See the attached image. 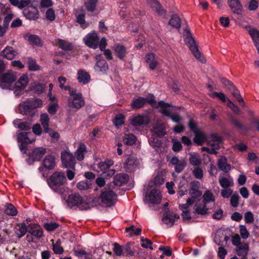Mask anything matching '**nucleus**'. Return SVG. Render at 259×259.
<instances>
[{"label":"nucleus","instance_id":"obj_47","mask_svg":"<svg viewBox=\"0 0 259 259\" xmlns=\"http://www.w3.org/2000/svg\"><path fill=\"white\" fill-rule=\"evenodd\" d=\"M74 253L79 259H91V254L90 253L87 252L82 250H74Z\"/></svg>","mask_w":259,"mask_h":259},{"label":"nucleus","instance_id":"obj_55","mask_svg":"<svg viewBox=\"0 0 259 259\" xmlns=\"http://www.w3.org/2000/svg\"><path fill=\"white\" fill-rule=\"evenodd\" d=\"M58 108V104L57 102H54V103H51L49 104L48 111V112L51 114V115H55L57 111Z\"/></svg>","mask_w":259,"mask_h":259},{"label":"nucleus","instance_id":"obj_21","mask_svg":"<svg viewBox=\"0 0 259 259\" xmlns=\"http://www.w3.org/2000/svg\"><path fill=\"white\" fill-rule=\"evenodd\" d=\"M246 28H249L248 32L252 39L257 52H259V30L255 28H251L250 26H246Z\"/></svg>","mask_w":259,"mask_h":259},{"label":"nucleus","instance_id":"obj_29","mask_svg":"<svg viewBox=\"0 0 259 259\" xmlns=\"http://www.w3.org/2000/svg\"><path fill=\"white\" fill-rule=\"evenodd\" d=\"M46 153V149L43 147L35 148L31 153L30 157L33 160L39 161Z\"/></svg>","mask_w":259,"mask_h":259},{"label":"nucleus","instance_id":"obj_20","mask_svg":"<svg viewBox=\"0 0 259 259\" xmlns=\"http://www.w3.org/2000/svg\"><path fill=\"white\" fill-rule=\"evenodd\" d=\"M228 3L232 12L237 15H241L242 6L239 0H228Z\"/></svg>","mask_w":259,"mask_h":259},{"label":"nucleus","instance_id":"obj_49","mask_svg":"<svg viewBox=\"0 0 259 259\" xmlns=\"http://www.w3.org/2000/svg\"><path fill=\"white\" fill-rule=\"evenodd\" d=\"M123 143L127 145H133L136 141V137L133 134H126L123 138Z\"/></svg>","mask_w":259,"mask_h":259},{"label":"nucleus","instance_id":"obj_2","mask_svg":"<svg viewBox=\"0 0 259 259\" xmlns=\"http://www.w3.org/2000/svg\"><path fill=\"white\" fill-rule=\"evenodd\" d=\"M185 41L188 47L189 48L192 53L195 57L202 63L206 62L205 58L201 55L198 50V46L190 32V28L187 26L185 29Z\"/></svg>","mask_w":259,"mask_h":259},{"label":"nucleus","instance_id":"obj_42","mask_svg":"<svg viewBox=\"0 0 259 259\" xmlns=\"http://www.w3.org/2000/svg\"><path fill=\"white\" fill-rule=\"evenodd\" d=\"M194 142L198 145H201L206 139L205 135L201 132H197L195 133Z\"/></svg>","mask_w":259,"mask_h":259},{"label":"nucleus","instance_id":"obj_31","mask_svg":"<svg viewBox=\"0 0 259 259\" xmlns=\"http://www.w3.org/2000/svg\"><path fill=\"white\" fill-rule=\"evenodd\" d=\"M146 62L149 68L152 70H154L158 65V62L155 58V55L153 53H149L146 56Z\"/></svg>","mask_w":259,"mask_h":259},{"label":"nucleus","instance_id":"obj_15","mask_svg":"<svg viewBox=\"0 0 259 259\" xmlns=\"http://www.w3.org/2000/svg\"><path fill=\"white\" fill-rule=\"evenodd\" d=\"M150 119L146 115H139L131 119L130 123L134 126H140L149 123Z\"/></svg>","mask_w":259,"mask_h":259},{"label":"nucleus","instance_id":"obj_7","mask_svg":"<svg viewBox=\"0 0 259 259\" xmlns=\"http://www.w3.org/2000/svg\"><path fill=\"white\" fill-rule=\"evenodd\" d=\"M28 83V76L26 74H23L16 81L14 86L12 88V90L14 91V94L16 96L20 95V92L23 90Z\"/></svg>","mask_w":259,"mask_h":259},{"label":"nucleus","instance_id":"obj_40","mask_svg":"<svg viewBox=\"0 0 259 259\" xmlns=\"http://www.w3.org/2000/svg\"><path fill=\"white\" fill-rule=\"evenodd\" d=\"M171 26L179 29L181 26V22L177 15H173L168 22Z\"/></svg>","mask_w":259,"mask_h":259},{"label":"nucleus","instance_id":"obj_46","mask_svg":"<svg viewBox=\"0 0 259 259\" xmlns=\"http://www.w3.org/2000/svg\"><path fill=\"white\" fill-rule=\"evenodd\" d=\"M215 198L213 194L209 190H206L203 195V201L206 204L210 202H214Z\"/></svg>","mask_w":259,"mask_h":259},{"label":"nucleus","instance_id":"obj_16","mask_svg":"<svg viewBox=\"0 0 259 259\" xmlns=\"http://www.w3.org/2000/svg\"><path fill=\"white\" fill-rule=\"evenodd\" d=\"M24 16L28 19L36 20L39 17L38 10L34 7L30 6L23 11Z\"/></svg>","mask_w":259,"mask_h":259},{"label":"nucleus","instance_id":"obj_3","mask_svg":"<svg viewBox=\"0 0 259 259\" xmlns=\"http://www.w3.org/2000/svg\"><path fill=\"white\" fill-rule=\"evenodd\" d=\"M66 202L67 205L70 208L77 206L79 207L81 210H86L90 208V205L85 202H83L82 198L78 193L69 195L68 196Z\"/></svg>","mask_w":259,"mask_h":259},{"label":"nucleus","instance_id":"obj_32","mask_svg":"<svg viewBox=\"0 0 259 259\" xmlns=\"http://www.w3.org/2000/svg\"><path fill=\"white\" fill-rule=\"evenodd\" d=\"M77 75V79L79 82L83 84H87L91 79L90 74L87 72L82 70H80L78 71Z\"/></svg>","mask_w":259,"mask_h":259},{"label":"nucleus","instance_id":"obj_62","mask_svg":"<svg viewBox=\"0 0 259 259\" xmlns=\"http://www.w3.org/2000/svg\"><path fill=\"white\" fill-rule=\"evenodd\" d=\"M194 177L198 179H201L203 176V171L201 168L197 167L193 170Z\"/></svg>","mask_w":259,"mask_h":259},{"label":"nucleus","instance_id":"obj_37","mask_svg":"<svg viewBox=\"0 0 259 259\" xmlns=\"http://www.w3.org/2000/svg\"><path fill=\"white\" fill-rule=\"evenodd\" d=\"M158 105L159 106L161 107L160 110L161 113L164 116L170 118L172 113L170 112L169 110L166 109V108L170 107L171 105L167 103L164 102L163 101H160L158 102Z\"/></svg>","mask_w":259,"mask_h":259},{"label":"nucleus","instance_id":"obj_57","mask_svg":"<svg viewBox=\"0 0 259 259\" xmlns=\"http://www.w3.org/2000/svg\"><path fill=\"white\" fill-rule=\"evenodd\" d=\"M30 133L22 132L20 133L18 136V141H28V143H32L33 140H30L28 139V135L30 134Z\"/></svg>","mask_w":259,"mask_h":259},{"label":"nucleus","instance_id":"obj_9","mask_svg":"<svg viewBox=\"0 0 259 259\" xmlns=\"http://www.w3.org/2000/svg\"><path fill=\"white\" fill-rule=\"evenodd\" d=\"M146 103H148L149 104L156 103L154 97L153 96L150 98H146L138 97V98L133 100L131 105L134 109H139L143 107Z\"/></svg>","mask_w":259,"mask_h":259},{"label":"nucleus","instance_id":"obj_26","mask_svg":"<svg viewBox=\"0 0 259 259\" xmlns=\"http://www.w3.org/2000/svg\"><path fill=\"white\" fill-rule=\"evenodd\" d=\"M162 221L163 223L168 227H172L175 222V220L174 219L173 212L169 210L166 211L163 214Z\"/></svg>","mask_w":259,"mask_h":259},{"label":"nucleus","instance_id":"obj_10","mask_svg":"<svg viewBox=\"0 0 259 259\" xmlns=\"http://www.w3.org/2000/svg\"><path fill=\"white\" fill-rule=\"evenodd\" d=\"M87 46L90 48L96 49L99 46V38L96 32L88 34L84 38Z\"/></svg>","mask_w":259,"mask_h":259},{"label":"nucleus","instance_id":"obj_61","mask_svg":"<svg viewBox=\"0 0 259 259\" xmlns=\"http://www.w3.org/2000/svg\"><path fill=\"white\" fill-rule=\"evenodd\" d=\"M240 234L243 239H247L249 235V233L247 231L246 227L244 225H240Z\"/></svg>","mask_w":259,"mask_h":259},{"label":"nucleus","instance_id":"obj_38","mask_svg":"<svg viewBox=\"0 0 259 259\" xmlns=\"http://www.w3.org/2000/svg\"><path fill=\"white\" fill-rule=\"evenodd\" d=\"M99 0H87L84 3V6L88 11L94 12L97 7V5Z\"/></svg>","mask_w":259,"mask_h":259},{"label":"nucleus","instance_id":"obj_41","mask_svg":"<svg viewBox=\"0 0 259 259\" xmlns=\"http://www.w3.org/2000/svg\"><path fill=\"white\" fill-rule=\"evenodd\" d=\"M212 98H219L222 102L225 103H229V101H231L222 92H213L209 95Z\"/></svg>","mask_w":259,"mask_h":259},{"label":"nucleus","instance_id":"obj_12","mask_svg":"<svg viewBox=\"0 0 259 259\" xmlns=\"http://www.w3.org/2000/svg\"><path fill=\"white\" fill-rule=\"evenodd\" d=\"M165 124L157 120L151 129V132L153 136H155L157 137H162L165 134Z\"/></svg>","mask_w":259,"mask_h":259},{"label":"nucleus","instance_id":"obj_11","mask_svg":"<svg viewBox=\"0 0 259 259\" xmlns=\"http://www.w3.org/2000/svg\"><path fill=\"white\" fill-rule=\"evenodd\" d=\"M101 55L96 56V63L94 69L97 72L105 73L108 70V64L105 60L101 59Z\"/></svg>","mask_w":259,"mask_h":259},{"label":"nucleus","instance_id":"obj_44","mask_svg":"<svg viewBox=\"0 0 259 259\" xmlns=\"http://www.w3.org/2000/svg\"><path fill=\"white\" fill-rule=\"evenodd\" d=\"M230 92L232 96L241 104L242 106H245V103L243 99L240 95V91L236 88V87H235Z\"/></svg>","mask_w":259,"mask_h":259},{"label":"nucleus","instance_id":"obj_17","mask_svg":"<svg viewBox=\"0 0 259 259\" xmlns=\"http://www.w3.org/2000/svg\"><path fill=\"white\" fill-rule=\"evenodd\" d=\"M148 5L153 10L155 11L158 15L164 16L166 14V11L161 6L157 0H146Z\"/></svg>","mask_w":259,"mask_h":259},{"label":"nucleus","instance_id":"obj_1","mask_svg":"<svg viewBox=\"0 0 259 259\" xmlns=\"http://www.w3.org/2000/svg\"><path fill=\"white\" fill-rule=\"evenodd\" d=\"M67 183L66 176L63 172L55 171L52 174L48 180L49 187L55 192L60 195L63 194L65 189L63 186Z\"/></svg>","mask_w":259,"mask_h":259},{"label":"nucleus","instance_id":"obj_45","mask_svg":"<svg viewBox=\"0 0 259 259\" xmlns=\"http://www.w3.org/2000/svg\"><path fill=\"white\" fill-rule=\"evenodd\" d=\"M58 46L60 48L65 51H70L73 49L72 45L64 40L59 39Z\"/></svg>","mask_w":259,"mask_h":259},{"label":"nucleus","instance_id":"obj_27","mask_svg":"<svg viewBox=\"0 0 259 259\" xmlns=\"http://www.w3.org/2000/svg\"><path fill=\"white\" fill-rule=\"evenodd\" d=\"M37 106L33 105L31 104V101L24 103L23 104H20L19 106V110L20 113L22 114L27 115L29 114L31 111Z\"/></svg>","mask_w":259,"mask_h":259},{"label":"nucleus","instance_id":"obj_59","mask_svg":"<svg viewBox=\"0 0 259 259\" xmlns=\"http://www.w3.org/2000/svg\"><path fill=\"white\" fill-rule=\"evenodd\" d=\"M18 230L20 233L17 234V236L18 238H21L28 231V227L27 228L26 225L24 223H23L20 225Z\"/></svg>","mask_w":259,"mask_h":259},{"label":"nucleus","instance_id":"obj_54","mask_svg":"<svg viewBox=\"0 0 259 259\" xmlns=\"http://www.w3.org/2000/svg\"><path fill=\"white\" fill-rule=\"evenodd\" d=\"M53 250L56 254H62L64 252V249L61 246V241L58 240L55 244L53 245Z\"/></svg>","mask_w":259,"mask_h":259},{"label":"nucleus","instance_id":"obj_23","mask_svg":"<svg viewBox=\"0 0 259 259\" xmlns=\"http://www.w3.org/2000/svg\"><path fill=\"white\" fill-rule=\"evenodd\" d=\"M148 197L149 201L151 203L158 204L161 202V196L158 190L153 189L151 190L148 195Z\"/></svg>","mask_w":259,"mask_h":259},{"label":"nucleus","instance_id":"obj_25","mask_svg":"<svg viewBox=\"0 0 259 259\" xmlns=\"http://www.w3.org/2000/svg\"><path fill=\"white\" fill-rule=\"evenodd\" d=\"M249 251V245L244 242L240 244L236 248V253L238 256L242 257H246V255Z\"/></svg>","mask_w":259,"mask_h":259},{"label":"nucleus","instance_id":"obj_56","mask_svg":"<svg viewBox=\"0 0 259 259\" xmlns=\"http://www.w3.org/2000/svg\"><path fill=\"white\" fill-rule=\"evenodd\" d=\"M113 251L116 255L121 256L123 255V247L117 243L115 242L113 244Z\"/></svg>","mask_w":259,"mask_h":259},{"label":"nucleus","instance_id":"obj_22","mask_svg":"<svg viewBox=\"0 0 259 259\" xmlns=\"http://www.w3.org/2000/svg\"><path fill=\"white\" fill-rule=\"evenodd\" d=\"M128 181L129 176L128 175L121 173L114 176L113 182L115 186L120 187L127 183Z\"/></svg>","mask_w":259,"mask_h":259},{"label":"nucleus","instance_id":"obj_28","mask_svg":"<svg viewBox=\"0 0 259 259\" xmlns=\"http://www.w3.org/2000/svg\"><path fill=\"white\" fill-rule=\"evenodd\" d=\"M114 51L116 57L122 60L125 58L127 53L126 48L119 44L114 47Z\"/></svg>","mask_w":259,"mask_h":259},{"label":"nucleus","instance_id":"obj_63","mask_svg":"<svg viewBox=\"0 0 259 259\" xmlns=\"http://www.w3.org/2000/svg\"><path fill=\"white\" fill-rule=\"evenodd\" d=\"M46 230L49 231H52L59 227V225L56 223H45L44 225Z\"/></svg>","mask_w":259,"mask_h":259},{"label":"nucleus","instance_id":"obj_30","mask_svg":"<svg viewBox=\"0 0 259 259\" xmlns=\"http://www.w3.org/2000/svg\"><path fill=\"white\" fill-rule=\"evenodd\" d=\"M219 182L221 186L224 189L228 188L234 185V182L232 178H227L222 175H220L219 177Z\"/></svg>","mask_w":259,"mask_h":259},{"label":"nucleus","instance_id":"obj_53","mask_svg":"<svg viewBox=\"0 0 259 259\" xmlns=\"http://www.w3.org/2000/svg\"><path fill=\"white\" fill-rule=\"evenodd\" d=\"M76 20L77 23L83 29L86 28L89 26V24L85 20V16L83 14L78 15L76 17Z\"/></svg>","mask_w":259,"mask_h":259},{"label":"nucleus","instance_id":"obj_60","mask_svg":"<svg viewBox=\"0 0 259 259\" xmlns=\"http://www.w3.org/2000/svg\"><path fill=\"white\" fill-rule=\"evenodd\" d=\"M141 240L143 242L141 244V246L145 248H149L151 250L153 249V247L151 246L152 244V242L150 240L147 238H144L143 237H142L141 238Z\"/></svg>","mask_w":259,"mask_h":259},{"label":"nucleus","instance_id":"obj_52","mask_svg":"<svg viewBox=\"0 0 259 259\" xmlns=\"http://www.w3.org/2000/svg\"><path fill=\"white\" fill-rule=\"evenodd\" d=\"M191 156L189 158L190 163L195 166L199 165L201 162L200 156L197 154H190Z\"/></svg>","mask_w":259,"mask_h":259},{"label":"nucleus","instance_id":"obj_43","mask_svg":"<svg viewBox=\"0 0 259 259\" xmlns=\"http://www.w3.org/2000/svg\"><path fill=\"white\" fill-rule=\"evenodd\" d=\"M4 212L7 215L12 217L16 216L17 214V210L16 208L11 203L7 204L6 209Z\"/></svg>","mask_w":259,"mask_h":259},{"label":"nucleus","instance_id":"obj_13","mask_svg":"<svg viewBox=\"0 0 259 259\" xmlns=\"http://www.w3.org/2000/svg\"><path fill=\"white\" fill-rule=\"evenodd\" d=\"M200 183L197 181H193L190 184L189 194L193 199H196L202 195V192L199 190Z\"/></svg>","mask_w":259,"mask_h":259},{"label":"nucleus","instance_id":"obj_50","mask_svg":"<svg viewBox=\"0 0 259 259\" xmlns=\"http://www.w3.org/2000/svg\"><path fill=\"white\" fill-rule=\"evenodd\" d=\"M27 64L29 70L37 71L39 69V67L37 65L35 60L31 58H28Z\"/></svg>","mask_w":259,"mask_h":259},{"label":"nucleus","instance_id":"obj_33","mask_svg":"<svg viewBox=\"0 0 259 259\" xmlns=\"http://www.w3.org/2000/svg\"><path fill=\"white\" fill-rule=\"evenodd\" d=\"M227 161V159L224 156L221 157L218 161L219 168L226 173L231 170V165Z\"/></svg>","mask_w":259,"mask_h":259},{"label":"nucleus","instance_id":"obj_5","mask_svg":"<svg viewBox=\"0 0 259 259\" xmlns=\"http://www.w3.org/2000/svg\"><path fill=\"white\" fill-rule=\"evenodd\" d=\"M61 160L64 167L74 169L76 162L72 153L67 151H63L61 153Z\"/></svg>","mask_w":259,"mask_h":259},{"label":"nucleus","instance_id":"obj_64","mask_svg":"<svg viewBox=\"0 0 259 259\" xmlns=\"http://www.w3.org/2000/svg\"><path fill=\"white\" fill-rule=\"evenodd\" d=\"M244 220L246 223L250 224L253 222L254 217L250 211H247L244 214Z\"/></svg>","mask_w":259,"mask_h":259},{"label":"nucleus","instance_id":"obj_58","mask_svg":"<svg viewBox=\"0 0 259 259\" xmlns=\"http://www.w3.org/2000/svg\"><path fill=\"white\" fill-rule=\"evenodd\" d=\"M124 116L121 114L117 115L114 119V125L116 126H121L124 123Z\"/></svg>","mask_w":259,"mask_h":259},{"label":"nucleus","instance_id":"obj_14","mask_svg":"<svg viewBox=\"0 0 259 259\" xmlns=\"http://www.w3.org/2000/svg\"><path fill=\"white\" fill-rule=\"evenodd\" d=\"M68 104L70 107L79 109L84 105L85 102L82 95H80L78 97L69 98L68 100Z\"/></svg>","mask_w":259,"mask_h":259},{"label":"nucleus","instance_id":"obj_24","mask_svg":"<svg viewBox=\"0 0 259 259\" xmlns=\"http://www.w3.org/2000/svg\"><path fill=\"white\" fill-rule=\"evenodd\" d=\"M42 165L48 169H52L56 165L55 157L52 155L46 156L42 161Z\"/></svg>","mask_w":259,"mask_h":259},{"label":"nucleus","instance_id":"obj_6","mask_svg":"<svg viewBox=\"0 0 259 259\" xmlns=\"http://www.w3.org/2000/svg\"><path fill=\"white\" fill-rule=\"evenodd\" d=\"M101 198L103 204L107 206H111L114 204L117 195L113 191L105 189L102 192Z\"/></svg>","mask_w":259,"mask_h":259},{"label":"nucleus","instance_id":"obj_18","mask_svg":"<svg viewBox=\"0 0 259 259\" xmlns=\"http://www.w3.org/2000/svg\"><path fill=\"white\" fill-rule=\"evenodd\" d=\"M28 232L31 235L39 238L43 235V230L39 225L36 224H31L28 226Z\"/></svg>","mask_w":259,"mask_h":259},{"label":"nucleus","instance_id":"obj_4","mask_svg":"<svg viewBox=\"0 0 259 259\" xmlns=\"http://www.w3.org/2000/svg\"><path fill=\"white\" fill-rule=\"evenodd\" d=\"M17 76L14 72L9 70L0 75V87L4 90H12L11 85L15 82Z\"/></svg>","mask_w":259,"mask_h":259},{"label":"nucleus","instance_id":"obj_34","mask_svg":"<svg viewBox=\"0 0 259 259\" xmlns=\"http://www.w3.org/2000/svg\"><path fill=\"white\" fill-rule=\"evenodd\" d=\"M40 122L44 129L45 133H48L50 131V128L49 127L50 118L47 113H42L40 116Z\"/></svg>","mask_w":259,"mask_h":259},{"label":"nucleus","instance_id":"obj_51","mask_svg":"<svg viewBox=\"0 0 259 259\" xmlns=\"http://www.w3.org/2000/svg\"><path fill=\"white\" fill-rule=\"evenodd\" d=\"M113 163L114 162L112 160H108L107 161L100 162L98 164V167L101 170L104 171L112 165Z\"/></svg>","mask_w":259,"mask_h":259},{"label":"nucleus","instance_id":"obj_36","mask_svg":"<svg viewBox=\"0 0 259 259\" xmlns=\"http://www.w3.org/2000/svg\"><path fill=\"white\" fill-rule=\"evenodd\" d=\"M4 56L9 60L13 59L18 54L17 52L11 47H7L3 51Z\"/></svg>","mask_w":259,"mask_h":259},{"label":"nucleus","instance_id":"obj_39","mask_svg":"<svg viewBox=\"0 0 259 259\" xmlns=\"http://www.w3.org/2000/svg\"><path fill=\"white\" fill-rule=\"evenodd\" d=\"M25 38L30 43L36 46L41 45L40 38L36 35L27 34Z\"/></svg>","mask_w":259,"mask_h":259},{"label":"nucleus","instance_id":"obj_19","mask_svg":"<svg viewBox=\"0 0 259 259\" xmlns=\"http://www.w3.org/2000/svg\"><path fill=\"white\" fill-rule=\"evenodd\" d=\"M170 162L175 165V171L178 173L181 172L186 166V161L185 159H179L177 157H173L170 160Z\"/></svg>","mask_w":259,"mask_h":259},{"label":"nucleus","instance_id":"obj_48","mask_svg":"<svg viewBox=\"0 0 259 259\" xmlns=\"http://www.w3.org/2000/svg\"><path fill=\"white\" fill-rule=\"evenodd\" d=\"M208 209L206 208V204L203 205L199 204L195 206L194 212L196 214L205 215L207 213Z\"/></svg>","mask_w":259,"mask_h":259},{"label":"nucleus","instance_id":"obj_35","mask_svg":"<svg viewBox=\"0 0 259 259\" xmlns=\"http://www.w3.org/2000/svg\"><path fill=\"white\" fill-rule=\"evenodd\" d=\"M87 152V147L84 144L80 143L75 154L77 160L81 161L84 159V154Z\"/></svg>","mask_w":259,"mask_h":259},{"label":"nucleus","instance_id":"obj_8","mask_svg":"<svg viewBox=\"0 0 259 259\" xmlns=\"http://www.w3.org/2000/svg\"><path fill=\"white\" fill-rule=\"evenodd\" d=\"M138 159L133 156H130L123 163V167L127 172H134L139 166Z\"/></svg>","mask_w":259,"mask_h":259}]
</instances>
